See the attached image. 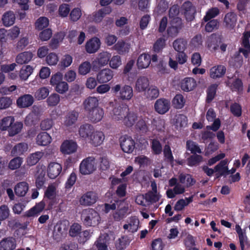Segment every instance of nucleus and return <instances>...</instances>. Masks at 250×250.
<instances>
[{
    "instance_id": "nucleus-17",
    "label": "nucleus",
    "mask_w": 250,
    "mask_h": 250,
    "mask_svg": "<svg viewBox=\"0 0 250 250\" xmlns=\"http://www.w3.org/2000/svg\"><path fill=\"white\" fill-rule=\"evenodd\" d=\"M79 115V112L75 110L67 112L64 118L63 125L66 127L73 126L76 124Z\"/></svg>"
},
{
    "instance_id": "nucleus-32",
    "label": "nucleus",
    "mask_w": 250,
    "mask_h": 250,
    "mask_svg": "<svg viewBox=\"0 0 250 250\" xmlns=\"http://www.w3.org/2000/svg\"><path fill=\"white\" fill-rule=\"evenodd\" d=\"M28 189V184L26 182H21L16 185L14 191L18 196L23 197L27 192Z\"/></svg>"
},
{
    "instance_id": "nucleus-61",
    "label": "nucleus",
    "mask_w": 250,
    "mask_h": 250,
    "mask_svg": "<svg viewBox=\"0 0 250 250\" xmlns=\"http://www.w3.org/2000/svg\"><path fill=\"white\" fill-rule=\"evenodd\" d=\"M60 101V96L57 93L51 94L47 99V103L49 106H55Z\"/></svg>"
},
{
    "instance_id": "nucleus-6",
    "label": "nucleus",
    "mask_w": 250,
    "mask_h": 250,
    "mask_svg": "<svg viewBox=\"0 0 250 250\" xmlns=\"http://www.w3.org/2000/svg\"><path fill=\"white\" fill-rule=\"evenodd\" d=\"M120 146L122 150L126 153H131L135 147V141L131 137L124 135L120 138Z\"/></svg>"
},
{
    "instance_id": "nucleus-15",
    "label": "nucleus",
    "mask_w": 250,
    "mask_h": 250,
    "mask_svg": "<svg viewBox=\"0 0 250 250\" xmlns=\"http://www.w3.org/2000/svg\"><path fill=\"white\" fill-rule=\"evenodd\" d=\"M196 81L191 77H186L183 79L180 83L181 89L185 92H189L193 90L196 86Z\"/></svg>"
},
{
    "instance_id": "nucleus-26",
    "label": "nucleus",
    "mask_w": 250,
    "mask_h": 250,
    "mask_svg": "<svg viewBox=\"0 0 250 250\" xmlns=\"http://www.w3.org/2000/svg\"><path fill=\"white\" fill-rule=\"evenodd\" d=\"M151 62L150 56L146 53L139 55L137 61V65L140 69L147 68Z\"/></svg>"
},
{
    "instance_id": "nucleus-60",
    "label": "nucleus",
    "mask_w": 250,
    "mask_h": 250,
    "mask_svg": "<svg viewBox=\"0 0 250 250\" xmlns=\"http://www.w3.org/2000/svg\"><path fill=\"white\" fill-rule=\"evenodd\" d=\"M164 155L167 161L173 163L174 162V157L173 156L171 148L168 145H166L164 148Z\"/></svg>"
},
{
    "instance_id": "nucleus-28",
    "label": "nucleus",
    "mask_w": 250,
    "mask_h": 250,
    "mask_svg": "<svg viewBox=\"0 0 250 250\" xmlns=\"http://www.w3.org/2000/svg\"><path fill=\"white\" fill-rule=\"evenodd\" d=\"M237 21V15L234 12H229L225 15L224 23L225 26L229 29H233Z\"/></svg>"
},
{
    "instance_id": "nucleus-41",
    "label": "nucleus",
    "mask_w": 250,
    "mask_h": 250,
    "mask_svg": "<svg viewBox=\"0 0 250 250\" xmlns=\"http://www.w3.org/2000/svg\"><path fill=\"white\" fill-rule=\"evenodd\" d=\"M14 122L15 119L13 117L7 116L4 117L0 123V129L2 131L8 130Z\"/></svg>"
},
{
    "instance_id": "nucleus-24",
    "label": "nucleus",
    "mask_w": 250,
    "mask_h": 250,
    "mask_svg": "<svg viewBox=\"0 0 250 250\" xmlns=\"http://www.w3.org/2000/svg\"><path fill=\"white\" fill-rule=\"evenodd\" d=\"M94 130L93 125L86 123L80 126L79 129V133L81 138L86 139L89 138Z\"/></svg>"
},
{
    "instance_id": "nucleus-22",
    "label": "nucleus",
    "mask_w": 250,
    "mask_h": 250,
    "mask_svg": "<svg viewBox=\"0 0 250 250\" xmlns=\"http://www.w3.org/2000/svg\"><path fill=\"white\" fill-rule=\"evenodd\" d=\"M45 204L43 201L36 204L35 206L26 211L25 216L27 217L38 215L44 209Z\"/></svg>"
},
{
    "instance_id": "nucleus-19",
    "label": "nucleus",
    "mask_w": 250,
    "mask_h": 250,
    "mask_svg": "<svg viewBox=\"0 0 250 250\" xmlns=\"http://www.w3.org/2000/svg\"><path fill=\"white\" fill-rule=\"evenodd\" d=\"M226 72V68L223 65H217L209 69V77L213 79L222 78Z\"/></svg>"
},
{
    "instance_id": "nucleus-43",
    "label": "nucleus",
    "mask_w": 250,
    "mask_h": 250,
    "mask_svg": "<svg viewBox=\"0 0 250 250\" xmlns=\"http://www.w3.org/2000/svg\"><path fill=\"white\" fill-rule=\"evenodd\" d=\"M165 45V39L163 37L159 38L154 42L153 46V50L155 53H160L164 49Z\"/></svg>"
},
{
    "instance_id": "nucleus-23",
    "label": "nucleus",
    "mask_w": 250,
    "mask_h": 250,
    "mask_svg": "<svg viewBox=\"0 0 250 250\" xmlns=\"http://www.w3.org/2000/svg\"><path fill=\"white\" fill-rule=\"evenodd\" d=\"M149 86V82L148 78L145 76H140L136 82L135 88L138 92H145Z\"/></svg>"
},
{
    "instance_id": "nucleus-38",
    "label": "nucleus",
    "mask_w": 250,
    "mask_h": 250,
    "mask_svg": "<svg viewBox=\"0 0 250 250\" xmlns=\"http://www.w3.org/2000/svg\"><path fill=\"white\" fill-rule=\"evenodd\" d=\"M145 96L150 100L156 99L159 95V90L156 86L148 87L145 92Z\"/></svg>"
},
{
    "instance_id": "nucleus-3",
    "label": "nucleus",
    "mask_w": 250,
    "mask_h": 250,
    "mask_svg": "<svg viewBox=\"0 0 250 250\" xmlns=\"http://www.w3.org/2000/svg\"><path fill=\"white\" fill-rule=\"evenodd\" d=\"M62 74L57 72L52 75L50 81V84L54 87L56 92L60 94H64L68 90V83L62 81Z\"/></svg>"
},
{
    "instance_id": "nucleus-16",
    "label": "nucleus",
    "mask_w": 250,
    "mask_h": 250,
    "mask_svg": "<svg viewBox=\"0 0 250 250\" xmlns=\"http://www.w3.org/2000/svg\"><path fill=\"white\" fill-rule=\"evenodd\" d=\"M88 139L91 145L98 146L103 143L104 139V135L102 131L94 130Z\"/></svg>"
},
{
    "instance_id": "nucleus-34",
    "label": "nucleus",
    "mask_w": 250,
    "mask_h": 250,
    "mask_svg": "<svg viewBox=\"0 0 250 250\" xmlns=\"http://www.w3.org/2000/svg\"><path fill=\"white\" fill-rule=\"evenodd\" d=\"M137 118L138 117L136 113L133 111H129V110L123 120L125 125L128 127H131L136 122Z\"/></svg>"
},
{
    "instance_id": "nucleus-29",
    "label": "nucleus",
    "mask_w": 250,
    "mask_h": 250,
    "mask_svg": "<svg viewBox=\"0 0 250 250\" xmlns=\"http://www.w3.org/2000/svg\"><path fill=\"white\" fill-rule=\"evenodd\" d=\"M51 141V137L46 132H42L37 136L36 142L38 145L46 146L50 144Z\"/></svg>"
},
{
    "instance_id": "nucleus-13",
    "label": "nucleus",
    "mask_w": 250,
    "mask_h": 250,
    "mask_svg": "<svg viewBox=\"0 0 250 250\" xmlns=\"http://www.w3.org/2000/svg\"><path fill=\"white\" fill-rule=\"evenodd\" d=\"M87 113V117L89 120L93 123H98L103 118L104 111L102 108L98 107L94 108Z\"/></svg>"
},
{
    "instance_id": "nucleus-57",
    "label": "nucleus",
    "mask_w": 250,
    "mask_h": 250,
    "mask_svg": "<svg viewBox=\"0 0 250 250\" xmlns=\"http://www.w3.org/2000/svg\"><path fill=\"white\" fill-rule=\"evenodd\" d=\"M122 64L121 57L118 55L113 56L111 57L109 60V66L113 69H117Z\"/></svg>"
},
{
    "instance_id": "nucleus-48",
    "label": "nucleus",
    "mask_w": 250,
    "mask_h": 250,
    "mask_svg": "<svg viewBox=\"0 0 250 250\" xmlns=\"http://www.w3.org/2000/svg\"><path fill=\"white\" fill-rule=\"evenodd\" d=\"M33 68L30 65H26L22 67L20 72V78L24 80L28 79L29 76L32 73Z\"/></svg>"
},
{
    "instance_id": "nucleus-25",
    "label": "nucleus",
    "mask_w": 250,
    "mask_h": 250,
    "mask_svg": "<svg viewBox=\"0 0 250 250\" xmlns=\"http://www.w3.org/2000/svg\"><path fill=\"white\" fill-rule=\"evenodd\" d=\"M148 118L146 117H141L135 125V128L140 133L146 134L149 129Z\"/></svg>"
},
{
    "instance_id": "nucleus-50",
    "label": "nucleus",
    "mask_w": 250,
    "mask_h": 250,
    "mask_svg": "<svg viewBox=\"0 0 250 250\" xmlns=\"http://www.w3.org/2000/svg\"><path fill=\"white\" fill-rule=\"evenodd\" d=\"M219 14V10L217 7L211 8L206 12L203 20L205 22H207L216 17Z\"/></svg>"
},
{
    "instance_id": "nucleus-64",
    "label": "nucleus",
    "mask_w": 250,
    "mask_h": 250,
    "mask_svg": "<svg viewBox=\"0 0 250 250\" xmlns=\"http://www.w3.org/2000/svg\"><path fill=\"white\" fill-rule=\"evenodd\" d=\"M78 245L74 242H67L62 244L60 250H78Z\"/></svg>"
},
{
    "instance_id": "nucleus-1",
    "label": "nucleus",
    "mask_w": 250,
    "mask_h": 250,
    "mask_svg": "<svg viewBox=\"0 0 250 250\" xmlns=\"http://www.w3.org/2000/svg\"><path fill=\"white\" fill-rule=\"evenodd\" d=\"M81 219L85 226L95 227L99 224L101 217L94 209L88 208L82 211Z\"/></svg>"
},
{
    "instance_id": "nucleus-63",
    "label": "nucleus",
    "mask_w": 250,
    "mask_h": 250,
    "mask_svg": "<svg viewBox=\"0 0 250 250\" xmlns=\"http://www.w3.org/2000/svg\"><path fill=\"white\" fill-rule=\"evenodd\" d=\"M58 61V56L55 53H50L46 57V62L49 65H55L57 64Z\"/></svg>"
},
{
    "instance_id": "nucleus-33",
    "label": "nucleus",
    "mask_w": 250,
    "mask_h": 250,
    "mask_svg": "<svg viewBox=\"0 0 250 250\" xmlns=\"http://www.w3.org/2000/svg\"><path fill=\"white\" fill-rule=\"evenodd\" d=\"M185 188L182 185L178 183L173 189H168L166 191L167 197L172 199L175 197V195L181 194L185 192Z\"/></svg>"
},
{
    "instance_id": "nucleus-55",
    "label": "nucleus",
    "mask_w": 250,
    "mask_h": 250,
    "mask_svg": "<svg viewBox=\"0 0 250 250\" xmlns=\"http://www.w3.org/2000/svg\"><path fill=\"white\" fill-rule=\"evenodd\" d=\"M187 149L191 151V153H201V150L198 145L191 140H188L186 143Z\"/></svg>"
},
{
    "instance_id": "nucleus-4",
    "label": "nucleus",
    "mask_w": 250,
    "mask_h": 250,
    "mask_svg": "<svg viewBox=\"0 0 250 250\" xmlns=\"http://www.w3.org/2000/svg\"><path fill=\"white\" fill-rule=\"evenodd\" d=\"M184 27L181 18H173L170 20L169 26L167 28V34L169 37H176Z\"/></svg>"
},
{
    "instance_id": "nucleus-46",
    "label": "nucleus",
    "mask_w": 250,
    "mask_h": 250,
    "mask_svg": "<svg viewBox=\"0 0 250 250\" xmlns=\"http://www.w3.org/2000/svg\"><path fill=\"white\" fill-rule=\"evenodd\" d=\"M91 64L90 62L85 61L83 62L79 66L78 73L81 75H85L90 72Z\"/></svg>"
},
{
    "instance_id": "nucleus-12",
    "label": "nucleus",
    "mask_w": 250,
    "mask_h": 250,
    "mask_svg": "<svg viewBox=\"0 0 250 250\" xmlns=\"http://www.w3.org/2000/svg\"><path fill=\"white\" fill-rule=\"evenodd\" d=\"M77 144L72 140H65L61 145L60 149L64 154H70L76 151Z\"/></svg>"
},
{
    "instance_id": "nucleus-54",
    "label": "nucleus",
    "mask_w": 250,
    "mask_h": 250,
    "mask_svg": "<svg viewBox=\"0 0 250 250\" xmlns=\"http://www.w3.org/2000/svg\"><path fill=\"white\" fill-rule=\"evenodd\" d=\"M227 161L223 160L221 161L215 167L214 170L216 172L223 173V175L226 176L227 172Z\"/></svg>"
},
{
    "instance_id": "nucleus-7",
    "label": "nucleus",
    "mask_w": 250,
    "mask_h": 250,
    "mask_svg": "<svg viewBox=\"0 0 250 250\" xmlns=\"http://www.w3.org/2000/svg\"><path fill=\"white\" fill-rule=\"evenodd\" d=\"M129 110V107L126 104H119L115 106L113 110V118L117 121L123 120Z\"/></svg>"
},
{
    "instance_id": "nucleus-18",
    "label": "nucleus",
    "mask_w": 250,
    "mask_h": 250,
    "mask_svg": "<svg viewBox=\"0 0 250 250\" xmlns=\"http://www.w3.org/2000/svg\"><path fill=\"white\" fill-rule=\"evenodd\" d=\"M16 246L15 238L8 237L2 239L0 242V250H14Z\"/></svg>"
},
{
    "instance_id": "nucleus-31",
    "label": "nucleus",
    "mask_w": 250,
    "mask_h": 250,
    "mask_svg": "<svg viewBox=\"0 0 250 250\" xmlns=\"http://www.w3.org/2000/svg\"><path fill=\"white\" fill-rule=\"evenodd\" d=\"M15 15L12 11H8L5 12L2 15V21L3 25L5 27H9L15 23Z\"/></svg>"
},
{
    "instance_id": "nucleus-58",
    "label": "nucleus",
    "mask_w": 250,
    "mask_h": 250,
    "mask_svg": "<svg viewBox=\"0 0 250 250\" xmlns=\"http://www.w3.org/2000/svg\"><path fill=\"white\" fill-rule=\"evenodd\" d=\"M230 111L235 117H239L242 115V107L238 103L232 104L230 106Z\"/></svg>"
},
{
    "instance_id": "nucleus-62",
    "label": "nucleus",
    "mask_w": 250,
    "mask_h": 250,
    "mask_svg": "<svg viewBox=\"0 0 250 250\" xmlns=\"http://www.w3.org/2000/svg\"><path fill=\"white\" fill-rule=\"evenodd\" d=\"M22 163V160L21 158H14L10 161L8 167L11 170L16 169L20 167Z\"/></svg>"
},
{
    "instance_id": "nucleus-21",
    "label": "nucleus",
    "mask_w": 250,
    "mask_h": 250,
    "mask_svg": "<svg viewBox=\"0 0 250 250\" xmlns=\"http://www.w3.org/2000/svg\"><path fill=\"white\" fill-rule=\"evenodd\" d=\"M34 98L30 94H24L20 97L17 100L18 106L21 108L30 106L34 103Z\"/></svg>"
},
{
    "instance_id": "nucleus-59",
    "label": "nucleus",
    "mask_w": 250,
    "mask_h": 250,
    "mask_svg": "<svg viewBox=\"0 0 250 250\" xmlns=\"http://www.w3.org/2000/svg\"><path fill=\"white\" fill-rule=\"evenodd\" d=\"M94 244L97 250H108L106 240L103 237H99Z\"/></svg>"
},
{
    "instance_id": "nucleus-56",
    "label": "nucleus",
    "mask_w": 250,
    "mask_h": 250,
    "mask_svg": "<svg viewBox=\"0 0 250 250\" xmlns=\"http://www.w3.org/2000/svg\"><path fill=\"white\" fill-rule=\"evenodd\" d=\"M202 157L199 155H193L187 159L188 165L190 167H193L199 164L202 160Z\"/></svg>"
},
{
    "instance_id": "nucleus-40",
    "label": "nucleus",
    "mask_w": 250,
    "mask_h": 250,
    "mask_svg": "<svg viewBox=\"0 0 250 250\" xmlns=\"http://www.w3.org/2000/svg\"><path fill=\"white\" fill-rule=\"evenodd\" d=\"M187 42L184 39H177L173 43L174 49L178 52L184 51L186 48Z\"/></svg>"
},
{
    "instance_id": "nucleus-45",
    "label": "nucleus",
    "mask_w": 250,
    "mask_h": 250,
    "mask_svg": "<svg viewBox=\"0 0 250 250\" xmlns=\"http://www.w3.org/2000/svg\"><path fill=\"white\" fill-rule=\"evenodd\" d=\"M66 230V226L62 222H58L54 226L53 234L56 236H58L57 238H59L62 236Z\"/></svg>"
},
{
    "instance_id": "nucleus-27",
    "label": "nucleus",
    "mask_w": 250,
    "mask_h": 250,
    "mask_svg": "<svg viewBox=\"0 0 250 250\" xmlns=\"http://www.w3.org/2000/svg\"><path fill=\"white\" fill-rule=\"evenodd\" d=\"M83 105L85 111L87 112L99 106V101L95 97L89 96L84 101Z\"/></svg>"
},
{
    "instance_id": "nucleus-51",
    "label": "nucleus",
    "mask_w": 250,
    "mask_h": 250,
    "mask_svg": "<svg viewBox=\"0 0 250 250\" xmlns=\"http://www.w3.org/2000/svg\"><path fill=\"white\" fill-rule=\"evenodd\" d=\"M49 93V89L45 87H42L36 91L35 97L38 100H43L48 96Z\"/></svg>"
},
{
    "instance_id": "nucleus-53",
    "label": "nucleus",
    "mask_w": 250,
    "mask_h": 250,
    "mask_svg": "<svg viewBox=\"0 0 250 250\" xmlns=\"http://www.w3.org/2000/svg\"><path fill=\"white\" fill-rule=\"evenodd\" d=\"M173 104L177 109H181L184 106L185 101L181 94H177L173 100Z\"/></svg>"
},
{
    "instance_id": "nucleus-30",
    "label": "nucleus",
    "mask_w": 250,
    "mask_h": 250,
    "mask_svg": "<svg viewBox=\"0 0 250 250\" xmlns=\"http://www.w3.org/2000/svg\"><path fill=\"white\" fill-rule=\"evenodd\" d=\"M33 57V53L30 51H24L19 54L16 58V62L17 63L22 64L29 62Z\"/></svg>"
},
{
    "instance_id": "nucleus-8",
    "label": "nucleus",
    "mask_w": 250,
    "mask_h": 250,
    "mask_svg": "<svg viewBox=\"0 0 250 250\" xmlns=\"http://www.w3.org/2000/svg\"><path fill=\"white\" fill-rule=\"evenodd\" d=\"M97 194L93 191H88L80 199V203L83 206H89L95 203L98 199Z\"/></svg>"
},
{
    "instance_id": "nucleus-10",
    "label": "nucleus",
    "mask_w": 250,
    "mask_h": 250,
    "mask_svg": "<svg viewBox=\"0 0 250 250\" xmlns=\"http://www.w3.org/2000/svg\"><path fill=\"white\" fill-rule=\"evenodd\" d=\"M101 45L100 40L97 37L92 38L85 43V49L89 54H93L96 52L99 49Z\"/></svg>"
},
{
    "instance_id": "nucleus-52",
    "label": "nucleus",
    "mask_w": 250,
    "mask_h": 250,
    "mask_svg": "<svg viewBox=\"0 0 250 250\" xmlns=\"http://www.w3.org/2000/svg\"><path fill=\"white\" fill-rule=\"evenodd\" d=\"M207 22L205 25V30L208 32H211L219 27V22L217 20L213 19Z\"/></svg>"
},
{
    "instance_id": "nucleus-2",
    "label": "nucleus",
    "mask_w": 250,
    "mask_h": 250,
    "mask_svg": "<svg viewBox=\"0 0 250 250\" xmlns=\"http://www.w3.org/2000/svg\"><path fill=\"white\" fill-rule=\"evenodd\" d=\"M111 91L119 101H129L133 96V88L128 85L121 86L120 84H116L112 87Z\"/></svg>"
},
{
    "instance_id": "nucleus-5",
    "label": "nucleus",
    "mask_w": 250,
    "mask_h": 250,
    "mask_svg": "<svg viewBox=\"0 0 250 250\" xmlns=\"http://www.w3.org/2000/svg\"><path fill=\"white\" fill-rule=\"evenodd\" d=\"M80 172L83 175L89 174L96 169L95 167V158L88 157L83 159L80 165Z\"/></svg>"
},
{
    "instance_id": "nucleus-39",
    "label": "nucleus",
    "mask_w": 250,
    "mask_h": 250,
    "mask_svg": "<svg viewBox=\"0 0 250 250\" xmlns=\"http://www.w3.org/2000/svg\"><path fill=\"white\" fill-rule=\"evenodd\" d=\"M22 127L23 124L21 122H14L8 130L9 135L10 136H14L18 134L21 132Z\"/></svg>"
},
{
    "instance_id": "nucleus-42",
    "label": "nucleus",
    "mask_w": 250,
    "mask_h": 250,
    "mask_svg": "<svg viewBox=\"0 0 250 250\" xmlns=\"http://www.w3.org/2000/svg\"><path fill=\"white\" fill-rule=\"evenodd\" d=\"M151 148L153 154L159 155L162 152V146L157 139L151 140Z\"/></svg>"
},
{
    "instance_id": "nucleus-36",
    "label": "nucleus",
    "mask_w": 250,
    "mask_h": 250,
    "mask_svg": "<svg viewBox=\"0 0 250 250\" xmlns=\"http://www.w3.org/2000/svg\"><path fill=\"white\" fill-rule=\"evenodd\" d=\"M111 57V54L107 52L100 53L97 58V62L100 66H104L108 64Z\"/></svg>"
},
{
    "instance_id": "nucleus-47",
    "label": "nucleus",
    "mask_w": 250,
    "mask_h": 250,
    "mask_svg": "<svg viewBox=\"0 0 250 250\" xmlns=\"http://www.w3.org/2000/svg\"><path fill=\"white\" fill-rule=\"evenodd\" d=\"M230 88L232 91H235L238 93H241L243 90V83L241 79H235L231 83Z\"/></svg>"
},
{
    "instance_id": "nucleus-37",
    "label": "nucleus",
    "mask_w": 250,
    "mask_h": 250,
    "mask_svg": "<svg viewBox=\"0 0 250 250\" xmlns=\"http://www.w3.org/2000/svg\"><path fill=\"white\" fill-rule=\"evenodd\" d=\"M218 83H213L210 85L207 89V97L206 102L210 103L214 98L217 88L218 87Z\"/></svg>"
},
{
    "instance_id": "nucleus-35",
    "label": "nucleus",
    "mask_w": 250,
    "mask_h": 250,
    "mask_svg": "<svg viewBox=\"0 0 250 250\" xmlns=\"http://www.w3.org/2000/svg\"><path fill=\"white\" fill-rule=\"evenodd\" d=\"M114 48L119 54L124 55L128 52L130 46L124 41L119 40L114 45Z\"/></svg>"
},
{
    "instance_id": "nucleus-11",
    "label": "nucleus",
    "mask_w": 250,
    "mask_h": 250,
    "mask_svg": "<svg viewBox=\"0 0 250 250\" xmlns=\"http://www.w3.org/2000/svg\"><path fill=\"white\" fill-rule=\"evenodd\" d=\"M62 170V167L61 164L56 162H51L47 167V175L50 179H54L59 175Z\"/></svg>"
},
{
    "instance_id": "nucleus-20",
    "label": "nucleus",
    "mask_w": 250,
    "mask_h": 250,
    "mask_svg": "<svg viewBox=\"0 0 250 250\" xmlns=\"http://www.w3.org/2000/svg\"><path fill=\"white\" fill-rule=\"evenodd\" d=\"M111 11L112 9L110 6L104 7L92 14V20L95 22H100L105 15L109 14Z\"/></svg>"
},
{
    "instance_id": "nucleus-14",
    "label": "nucleus",
    "mask_w": 250,
    "mask_h": 250,
    "mask_svg": "<svg viewBox=\"0 0 250 250\" xmlns=\"http://www.w3.org/2000/svg\"><path fill=\"white\" fill-rule=\"evenodd\" d=\"M154 108L155 110L159 114H165L169 109L170 103L165 99H158L155 103Z\"/></svg>"
},
{
    "instance_id": "nucleus-49",
    "label": "nucleus",
    "mask_w": 250,
    "mask_h": 250,
    "mask_svg": "<svg viewBox=\"0 0 250 250\" xmlns=\"http://www.w3.org/2000/svg\"><path fill=\"white\" fill-rule=\"evenodd\" d=\"M49 24L48 19L45 17L39 18L35 22L36 29L41 30L48 26Z\"/></svg>"
},
{
    "instance_id": "nucleus-44",
    "label": "nucleus",
    "mask_w": 250,
    "mask_h": 250,
    "mask_svg": "<svg viewBox=\"0 0 250 250\" xmlns=\"http://www.w3.org/2000/svg\"><path fill=\"white\" fill-rule=\"evenodd\" d=\"M43 153L40 151H37L32 153L27 159L28 164L30 166L36 165L42 157Z\"/></svg>"
},
{
    "instance_id": "nucleus-9",
    "label": "nucleus",
    "mask_w": 250,
    "mask_h": 250,
    "mask_svg": "<svg viewBox=\"0 0 250 250\" xmlns=\"http://www.w3.org/2000/svg\"><path fill=\"white\" fill-rule=\"evenodd\" d=\"M113 71L109 68H104L100 71L97 75V80L100 83H107L113 77Z\"/></svg>"
}]
</instances>
